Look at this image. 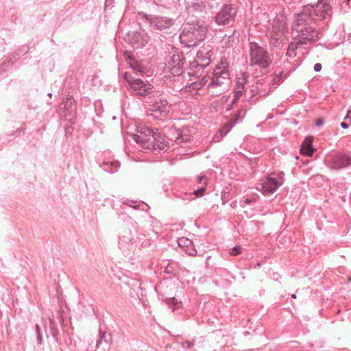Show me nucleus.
<instances>
[{
    "instance_id": "obj_33",
    "label": "nucleus",
    "mask_w": 351,
    "mask_h": 351,
    "mask_svg": "<svg viewBox=\"0 0 351 351\" xmlns=\"http://www.w3.org/2000/svg\"><path fill=\"white\" fill-rule=\"evenodd\" d=\"M322 64H319V63H316L315 65H314V70L316 72H319L322 70Z\"/></svg>"
},
{
    "instance_id": "obj_37",
    "label": "nucleus",
    "mask_w": 351,
    "mask_h": 351,
    "mask_svg": "<svg viewBox=\"0 0 351 351\" xmlns=\"http://www.w3.org/2000/svg\"><path fill=\"white\" fill-rule=\"evenodd\" d=\"M345 119H350L351 121V106L350 109L348 110L347 114L345 117Z\"/></svg>"
},
{
    "instance_id": "obj_43",
    "label": "nucleus",
    "mask_w": 351,
    "mask_h": 351,
    "mask_svg": "<svg viewBox=\"0 0 351 351\" xmlns=\"http://www.w3.org/2000/svg\"><path fill=\"white\" fill-rule=\"evenodd\" d=\"M72 103H73L72 100H67L66 105H68L69 104H70L71 105Z\"/></svg>"
},
{
    "instance_id": "obj_45",
    "label": "nucleus",
    "mask_w": 351,
    "mask_h": 351,
    "mask_svg": "<svg viewBox=\"0 0 351 351\" xmlns=\"http://www.w3.org/2000/svg\"><path fill=\"white\" fill-rule=\"evenodd\" d=\"M346 1L348 5L351 3V0H346Z\"/></svg>"
},
{
    "instance_id": "obj_31",
    "label": "nucleus",
    "mask_w": 351,
    "mask_h": 351,
    "mask_svg": "<svg viewBox=\"0 0 351 351\" xmlns=\"http://www.w3.org/2000/svg\"><path fill=\"white\" fill-rule=\"evenodd\" d=\"M103 339L106 341V339H105V333L100 332V338L98 339L96 342V346L99 347L100 344H101Z\"/></svg>"
},
{
    "instance_id": "obj_1",
    "label": "nucleus",
    "mask_w": 351,
    "mask_h": 351,
    "mask_svg": "<svg viewBox=\"0 0 351 351\" xmlns=\"http://www.w3.org/2000/svg\"><path fill=\"white\" fill-rule=\"evenodd\" d=\"M330 0H318L317 3L313 5L306 6L303 12L297 14L296 30L302 32L304 22H318L326 19L330 16L331 6Z\"/></svg>"
},
{
    "instance_id": "obj_14",
    "label": "nucleus",
    "mask_w": 351,
    "mask_h": 351,
    "mask_svg": "<svg viewBox=\"0 0 351 351\" xmlns=\"http://www.w3.org/2000/svg\"><path fill=\"white\" fill-rule=\"evenodd\" d=\"M234 15V9L231 5H226L217 14L215 21L219 25L228 24L233 19Z\"/></svg>"
},
{
    "instance_id": "obj_46",
    "label": "nucleus",
    "mask_w": 351,
    "mask_h": 351,
    "mask_svg": "<svg viewBox=\"0 0 351 351\" xmlns=\"http://www.w3.org/2000/svg\"><path fill=\"white\" fill-rule=\"evenodd\" d=\"M70 113H71V114H74V110H72V109H71V110Z\"/></svg>"
},
{
    "instance_id": "obj_35",
    "label": "nucleus",
    "mask_w": 351,
    "mask_h": 351,
    "mask_svg": "<svg viewBox=\"0 0 351 351\" xmlns=\"http://www.w3.org/2000/svg\"><path fill=\"white\" fill-rule=\"evenodd\" d=\"M324 123V119H319L315 122L316 126H321Z\"/></svg>"
},
{
    "instance_id": "obj_27",
    "label": "nucleus",
    "mask_w": 351,
    "mask_h": 351,
    "mask_svg": "<svg viewBox=\"0 0 351 351\" xmlns=\"http://www.w3.org/2000/svg\"><path fill=\"white\" fill-rule=\"evenodd\" d=\"M234 99H233V100H232V104H231V105H229V106H228V108H227V110H230L231 109V108H232V105L234 103H235V102L237 101V99H239V97H240L242 95V94H243V93L241 92V90H235V91H234Z\"/></svg>"
},
{
    "instance_id": "obj_11",
    "label": "nucleus",
    "mask_w": 351,
    "mask_h": 351,
    "mask_svg": "<svg viewBox=\"0 0 351 351\" xmlns=\"http://www.w3.org/2000/svg\"><path fill=\"white\" fill-rule=\"evenodd\" d=\"M166 68L175 76L180 75L183 72L184 59L182 54L174 53L169 54L166 59Z\"/></svg>"
},
{
    "instance_id": "obj_13",
    "label": "nucleus",
    "mask_w": 351,
    "mask_h": 351,
    "mask_svg": "<svg viewBox=\"0 0 351 351\" xmlns=\"http://www.w3.org/2000/svg\"><path fill=\"white\" fill-rule=\"evenodd\" d=\"M326 163L331 169L339 170L351 165V156L346 154H337L331 157L330 160H327Z\"/></svg>"
},
{
    "instance_id": "obj_18",
    "label": "nucleus",
    "mask_w": 351,
    "mask_h": 351,
    "mask_svg": "<svg viewBox=\"0 0 351 351\" xmlns=\"http://www.w3.org/2000/svg\"><path fill=\"white\" fill-rule=\"evenodd\" d=\"M178 244L182 247L186 253L190 256H196L197 252L194 246L193 242L186 237H181L178 240Z\"/></svg>"
},
{
    "instance_id": "obj_38",
    "label": "nucleus",
    "mask_w": 351,
    "mask_h": 351,
    "mask_svg": "<svg viewBox=\"0 0 351 351\" xmlns=\"http://www.w3.org/2000/svg\"><path fill=\"white\" fill-rule=\"evenodd\" d=\"M208 81V77H204L202 79V85H205Z\"/></svg>"
},
{
    "instance_id": "obj_20",
    "label": "nucleus",
    "mask_w": 351,
    "mask_h": 351,
    "mask_svg": "<svg viewBox=\"0 0 351 351\" xmlns=\"http://www.w3.org/2000/svg\"><path fill=\"white\" fill-rule=\"evenodd\" d=\"M304 43V41H295V42H293L289 44V47H288V49H287V55L290 57V58H294L295 56H296V52L295 51L300 48V47H302Z\"/></svg>"
},
{
    "instance_id": "obj_34",
    "label": "nucleus",
    "mask_w": 351,
    "mask_h": 351,
    "mask_svg": "<svg viewBox=\"0 0 351 351\" xmlns=\"http://www.w3.org/2000/svg\"><path fill=\"white\" fill-rule=\"evenodd\" d=\"M244 90H245V86H237V85H235L234 90V91H235V90H241V92L243 93Z\"/></svg>"
},
{
    "instance_id": "obj_48",
    "label": "nucleus",
    "mask_w": 351,
    "mask_h": 351,
    "mask_svg": "<svg viewBox=\"0 0 351 351\" xmlns=\"http://www.w3.org/2000/svg\"><path fill=\"white\" fill-rule=\"evenodd\" d=\"M257 266L259 267L260 266V263H257Z\"/></svg>"
},
{
    "instance_id": "obj_12",
    "label": "nucleus",
    "mask_w": 351,
    "mask_h": 351,
    "mask_svg": "<svg viewBox=\"0 0 351 351\" xmlns=\"http://www.w3.org/2000/svg\"><path fill=\"white\" fill-rule=\"evenodd\" d=\"M210 51H208L207 55L208 56L203 58V52H197V59L190 63V71L189 72L190 75L199 76L202 75L204 69L210 63Z\"/></svg>"
},
{
    "instance_id": "obj_17",
    "label": "nucleus",
    "mask_w": 351,
    "mask_h": 351,
    "mask_svg": "<svg viewBox=\"0 0 351 351\" xmlns=\"http://www.w3.org/2000/svg\"><path fill=\"white\" fill-rule=\"evenodd\" d=\"M154 141H150V147H147L148 149L154 151H162L167 148L168 144L165 139L163 135L159 132H154L153 135Z\"/></svg>"
},
{
    "instance_id": "obj_15",
    "label": "nucleus",
    "mask_w": 351,
    "mask_h": 351,
    "mask_svg": "<svg viewBox=\"0 0 351 351\" xmlns=\"http://www.w3.org/2000/svg\"><path fill=\"white\" fill-rule=\"evenodd\" d=\"M283 184L282 178L279 180L268 177L261 185V191L263 194L273 193L278 187Z\"/></svg>"
},
{
    "instance_id": "obj_5",
    "label": "nucleus",
    "mask_w": 351,
    "mask_h": 351,
    "mask_svg": "<svg viewBox=\"0 0 351 351\" xmlns=\"http://www.w3.org/2000/svg\"><path fill=\"white\" fill-rule=\"evenodd\" d=\"M287 32V21L285 16H277L274 19L270 32V45L277 47L282 42L283 38Z\"/></svg>"
},
{
    "instance_id": "obj_9",
    "label": "nucleus",
    "mask_w": 351,
    "mask_h": 351,
    "mask_svg": "<svg viewBox=\"0 0 351 351\" xmlns=\"http://www.w3.org/2000/svg\"><path fill=\"white\" fill-rule=\"evenodd\" d=\"M154 132L145 125H138L135 132L132 134L134 140L138 144H141L143 148L147 149L150 147V141H154Z\"/></svg>"
},
{
    "instance_id": "obj_2",
    "label": "nucleus",
    "mask_w": 351,
    "mask_h": 351,
    "mask_svg": "<svg viewBox=\"0 0 351 351\" xmlns=\"http://www.w3.org/2000/svg\"><path fill=\"white\" fill-rule=\"evenodd\" d=\"M206 32L207 27L203 21L186 24L180 34V42L187 47L197 46L204 40Z\"/></svg>"
},
{
    "instance_id": "obj_22",
    "label": "nucleus",
    "mask_w": 351,
    "mask_h": 351,
    "mask_svg": "<svg viewBox=\"0 0 351 351\" xmlns=\"http://www.w3.org/2000/svg\"><path fill=\"white\" fill-rule=\"evenodd\" d=\"M167 304L169 306V308L172 311L178 310L182 308V303L181 301H179L176 298H169L166 300Z\"/></svg>"
},
{
    "instance_id": "obj_23",
    "label": "nucleus",
    "mask_w": 351,
    "mask_h": 351,
    "mask_svg": "<svg viewBox=\"0 0 351 351\" xmlns=\"http://www.w3.org/2000/svg\"><path fill=\"white\" fill-rule=\"evenodd\" d=\"M239 117L234 121H228L224 126L220 130V134L221 136H225L236 125Z\"/></svg>"
},
{
    "instance_id": "obj_26",
    "label": "nucleus",
    "mask_w": 351,
    "mask_h": 351,
    "mask_svg": "<svg viewBox=\"0 0 351 351\" xmlns=\"http://www.w3.org/2000/svg\"><path fill=\"white\" fill-rule=\"evenodd\" d=\"M173 1L174 0H154V2L158 5L167 7L171 3V1Z\"/></svg>"
},
{
    "instance_id": "obj_19",
    "label": "nucleus",
    "mask_w": 351,
    "mask_h": 351,
    "mask_svg": "<svg viewBox=\"0 0 351 351\" xmlns=\"http://www.w3.org/2000/svg\"><path fill=\"white\" fill-rule=\"evenodd\" d=\"M313 138L311 136H307L303 141L301 148L300 153L308 156H311L313 154L315 149L313 147Z\"/></svg>"
},
{
    "instance_id": "obj_4",
    "label": "nucleus",
    "mask_w": 351,
    "mask_h": 351,
    "mask_svg": "<svg viewBox=\"0 0 351 351\" xmlns=\"http://www.w3.org/2000/svg\"><path fill=\"white\" fill-rule=\"evenodd\" d=\"M250 65H258L261 68H267L271 62L268 52L255 42H251L249 46Z\"/></svg>"
},
{
    "instance_id": "obj_28",
    "label": "nucleus",
    "mask_w": 351,
    "mask_h": 351,
    "mask_svg": "<svg viewBox=\"0 0 351 351\" xmlns=\"http://www.w3.org/2000/svg\"><path fill=\"white\" fill-rule=\"evenodd\" d=\"M246 76L247 75L245 73H242L241 77L237 78L236 85L237 86H244V84L247 82Z\"/></svg>"
},
{
    "instance_id": "obj_44",
    "label": "nucleus",
    "mask_w": 351,
    "mask_h": 351,
    "mask_svg": "<svg viewBox=\"0 0 351 351\" xmlns=\"http://www.w3.org/2000/svg\"><path fill=\"white\" fill-rule=\"evenodd\" d=\"M291 298H293V299H295V298H296V295H295V294H293V295H291Z\"/></svg>"
},
{
    "instance_id": "obj_47",
    "label": "nucleus",
    "mask_w": 351,
    "mask_h": 351,
    "mask_svg": "<svg viewBox=\"0 0 351 351\" xmlns=\"http://www.w3.org/2000/svg\"><path fill=\"white\" fill-rule=\"evenodd\" d=\"M52 94L51 93H48L49 97H51Z\"/></svg>"
},
{
    "instance_id": "obj_10",
    "label": "nucleus",
    "mask_w": 351,
    "mask_h": 351,
    "mask_svg": "<svg viewBox=\"0 0 351 351\" xmlns=\"http://www.w3.org/2000/svg\"><path fill=\"white\" fill-rule=\"evenodd\" d=\"M169 110L170 106L167 101L161 98H157L151 101L148 108L147 114L153 116L156 119H160L167 114Z\"/></svg>"
},
{
    "instance_id": "obj_6",
    "label": "nucleus",
    "mask_w": 351,
    "mask_h": 351,
    "mask_svg": "<svg viewBox=\"0 0 351 351\" xmlns=\"http://www.w3.org/2000/svg\"><path fill=\"white\" fill-rule=\"evenodd\" d=\"M124 79L128 83L130 90L134 95L145 96L152 91L153 86L147 81L135 79L128 73L124 74Z\"/></svg>"
},
{
    "instance_id": "obj_40",
    "label": "nucleus",
    "mask_w": 351,
    "mask_h": 351,
    "mask_svg": "<svg viewBox=\"0 0 351 351\" xmlns=\"http://www.w3.org/2000/svg\"><path fill=\"white\" fill-rule=\"evenodd\" d=\"M35 330H36V335L37 334H40V327H39V326L38 324H36L35 326Z\"/></svg>"
},
{
    "instance_id": "obj_25",
    "label": "nucleus",
    "mask_w": 351,
    "mask_h": 351,
    "mask_svg": "<svg viewBox=\"0 0 351 351\" xmlns=\"http://www.w3.org/2000/svg\"><path fill=\"white\" fill-rule=\"evenodd\" d=\"M186 130H182L180 133H178V136L176 137L175 141L177 144L185 143L189 141L190 139V135L186 134Z\"/></svg>"
},
{
    "instance_id": "obj_21",
    "label": "nucleus",
    "mask_w": 351,
    "mask_h": 351,
    "mask_svg": "<svg viewBox=\"0 0 351 351\" xmlns=\"http://www.w3.org/2000/svg\"><path fill=\"white\" fill-rule=\"evenodd\" d=\"M102 167L106 171L110 173H114L118 171L119 163L117 161L104 162Z\"/></svg>"
},
{
    "instance_id": "obj_8",
    "label": "nucleus",
    "mask_w": 351,
    "mask_h": 351,
    "mask_svg": "<svg viewBox=\"0 0 351 351\" xmlns=\"http://www.w3.org/2000/svg\"><path fill=\"white\" fill-rule=\"evenodd\" d=\"M143 17L149 23L152 28L160 31L170 28L175 23L173 19L167 16L143 14Z\"/></svg>"
},
{
    "instance_id": "obj_16",
    "label": "nucleus",
    "mask_w": 351,
    "mask_h": 351,
    "mask_svg": "<svg viewBox=\"0 0 351 351\" xmlns=\"http://www.w3.org/2000/svg\"><path fill=\"white\" fill-rule=\"evenodd\" d=\"M149 41V36L145 32H136L132 34L130 43L134 49L143 48Z\"/></svg>"
},
{
    "instance_id": "obj_29",
    "label": "nucleus",
    "mask_w": 351,
    "mask_h": 351,
    "mask_svg": "<svg viewBox=\"0 0 351 351\" xmlns=\"http://www.w3.org/2000/svg\"><path fill=\"white\" fill-rule=\"evenodd\" d=\"M241 247L239 245H236L234 247L232 248V251L230 252V254L232 256H236L237 254H241Z\"/></svg>"
},
{
    "instance_id": "obj_36",
    "label": "nucleus",
    "mask_w": 351,
    "mask_h": 351,
    "mask_svg": "<svg viewBox=\"0 0 351 351\" xmlns=\"http://www.w3.org/2000/svg\"><path fill=\"white\" fill-rule=\"evenodd\" d=\"M37 342L38 344H42L43 343V338H42V336H41V333L40 334H37Z\"/></svg>"
},
{
    "instance_id": "obj_30",
    "label": "nucleus",
    "mask_w": 351,
    "mask_h": 351,
    "mask_svg": "<svg viewBox=\"0 0 351 351\" xmlns=\"http://www.w3.org/2000/svg\"><path fill=\"white\" fill-rule=\"evenodd\" d=\"M204 191H205V188L202 187L197 190L194 191L193 194L195 195L196 196H202V194L204 193Z\"/></svg>"
},
{
    "instance_id": "obj_32",
    "label": "nucleus",
    "mask_w": 351,
    "mask_h": 351,
    "mask_svg": "<svg viewBox=\"0 0 351 351\" xmlns=\"http://www.w3.org/2000/svg\"><path fill=\"white\" fill-rule=\"evenodd\" d=\"M193 345V342H191V341H184L182 343V348H191L192 346Z\"/></svg>"
},
{
    "instance_id": "obj_39",
    "label": "nucleus",
    "mask_w": 351,
    "mask_h": 351,
    "mask_svg": "<svg viewBox=\"0 0 351 351\" xmlns=\"http://www.w3.org/2000/svg\"><path fill=\"white\" fill-rule=\"evenodd\" d=\"M341 128H343V129H347V128H348V127H349L348 124V123H344V122H342V123H341Z\"/></svg>"
},
{
    "instance_id": "obj_7",
    "label": "nucleus",
    "mask_w": 351,
    "mask_h": 351,
    "mask_svg": "<svg viewBox=\"0 0 351 351\" xmlns=\"http://www.w3.org/2000/svg\"><path fill=\"white\" fill-rule=\"evenodd\" d=\"M311 21H307L306 22H304L303 27H304V29H302V32L297 31L296 27L297 25V16L295 17V19L293 23V33L295 35V36L298 38V41H304V44L307 43V41H312L314 40L315 38H316L318 36V32L316 30L314 27H311L310 25Z\"/></svg>"
},
{
    "instance_id": "obj_3",
    "label": "nucleus",
    "mask_w": 351,
    "mask_h": 351,
    "mask_svg": "<svg viewBox=\"0 0 351 351\" xmlns=\"http://www.w3.org/2000/svg\"><path fill=\"white\" fill-rule=\"evenodd\" d=\"M230 84V78L229 71L227 69V63L221 62L215 67L208 87L210 88L220 87L221 92H223L228 89Z\"/></svg>"
},
{
    "instance_id": "obj_41",
    "label": "nucleus",
    "mask_w": 351,
    "mask_h": 351,
    "mask_svg": "<svg viewBox=\"0 0 351 351\" xmlns=\"http://www.w3.org/2000/svg\"><path fill=\"white\" fill-rule=\"evenodd\" d=\"M205 178V176H199L198 177V181L199 182H201Z\"/></svg>"
},
{
    "instance_id": "obj_42",
    "label": "nucleus",
    "mask_w": 351,
    "mask_h": 351,
    "mask_svg": "<svg viewBox=\"0 0 351 351\" xmlns=\"http://www.w3.org/2000/svg\"><path fill=\"white\" fill-rule=\"evenodd\" d=\"M245 202L246 204H250V203L252 202V200H251V199H247L245 201Z\"/></svg>"
},
{
    "instance_id": "obj_24",
    "label": "nucleus",
    "mask_w": 351,
    "mask_h": 351,
    "mask_svg": "<svg viewBox=\"0 0 351 351\" xmlns=\"http://www.w3.org/2000/svg\"><path fill=\"white\" fill-rule=\"evenodd\" d=\"M207 3V0H193L191 5L195 10L201 12L206 8Z\"/></svg>"
}]
</instances>
